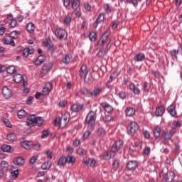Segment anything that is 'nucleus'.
Segmentation results:
<instances>
[{
    "label": "nucleus",
    "instance_id": "603ef678",
    "mask_svg": "<svg viewBox=\"0 0 182 182\" xmlns=\"http://www.w3.org/2000/svg\"><path fill=\"white\" fill-rule=\"evenodd\" d=\"M76 151L79 156H86V150L83 149V148H78Z\"/></svg>",
    "mask_w": 182,
    "mask_h": 182
},
{
    "label": "nucleus",
    "instance_id": "ea45409f",
    "mask_svg": "<svg viewBox=\"0 0 182 182\" xmlns=\"http://www.w3.org/2000/svg\"><path fill=\"white\" fill-rule=\"evenodd\" d=\"M26 28L28 32L32 33L35 31V24H33L32 22H30L26 25Z\"/></svg>",
    "mask_w": 182,
    "mask_h": 182
},
{
    "label": "nucleus",
    "instance_id": "39448f33",
    "mask_svg": "<svg viewBox=\"0 0 182 182\" xmlns=\"http://www.w3.org/2000/svg\"><path fill=\"white\" fill-rule=\"evenodd\" d=\"M139 131V124L136 122H131L127 127V133L129 136H134Z\"/></svg>",
    "mask_w": 182,
    "mask_h": 182
},
{
    "label": "nucleus",
    "instance_id": "338daca9",
    "mask_svg": "<svg viewBox=\"0 0 182 182\" xmlns=\"http://www.w3.org/2000/svg\"><path fill=\"white\" fill-rule=\"evenodd\" d=\"M150 151H151V149H150V147L149 146H146L143 150V153L145 156H149L150 154Z\"/></svg>",
    "mask_w": 182,
    "mask_h": 182
},
{
    "label": "nucleus",
    "instance_id": "9d476101",
    "mask_svg": "<svg viewBox=\"0 0 182 182\" xmlns=\"http://www.w3.org/2000/svg\"><path fill=\"white\" fill-rule=\"evenodd\" d=\"M46 49L47 52H49L51 55L52 53H55V50H56V46H55L50 38H46Z\"/></svg>",
    "mask_w": 182,
    "mask_h": 182
},
{
    "label": "nucleus",
    "instance_id": "393cba45",
    "mask_svg": "<svg viewBox=\"0 0 182 182\" xmlns=\"http://www.w3.org/2000/svg\"><path fill=\"white\" fill-rule=\"evenodd\" d=\"M153 134L156 139H160V136H161V128L159 125L154 128Z\"/></svg>",
    "mask_w": 182,
    "mask_h": 182
},
{
    "label": "nucleus",
    "instance_id": "c03bdc74",
    "mask_svg": "<svg viewBox=\"0 0 182 182\" xmlns=\"http://www.w3.org/2000/svg\"><path fill=\"white\" fill-rule=\"evenodd\" d=\"M120 167V161L119 159H114L112 163V168L114 171H117V169Z\"/></svg>",
    "mask_w": 182,
    "mask_h": 182
},
{
    "label": "nucleus",
    "instance_id": "4c0bfd02",
    "mask_svg": "<svg viewBox=\"0 0 182 182\" xmlns=\"http://www.w3.org/2000/svg\"><path fill=\"white\" fill-rule=\"evenodd\" d=\"M2 42L3 43H4V45H10V46H15V41L12 38H4L2 40Z\"/></svg>",
    "mask_w": 182,
    "mask_h": 182
},
{
    "label": "nucleus",
    "instance_id": "c756f323",
    "mask_svg": "<svg viewBox=\"0 0 182 182\" xmlns=\"http://www.w3.org/2000/svg\"><path fill=\"white\" fill-rule=\"evenodd\" d=\"M72 54L68 53L66 54L64 58L62 59V62L63 63H64V65H69V63H70V62H72Z\"/></svg>",
    "mask_w": 182,
    "mask_h": 182
},
{
    "label": "nucleus",
    "instance_id": "de8ad7c7",
    "mask_svg": "<svg viewBox=\"0 0 182 182\" xmlns=\"http://www.w3.org/2000/svg\"><path fill=\"white\" fill-rule=\"evenodd\" d=\"M11 178H16L19 176V169L10 171Z\"/></svg>",
    "mask_w": 182,
    "mask_h": 182
},
{
    "label": "nucleus",
    "instance_id": "680f3d73",
    "mask_svg": "<svg viewBox=\"0 0 182 182\" xmlns=\"http://www.w3.org/2000/svg\"><path fill=\"white\" fill-rule=\"evenodd\" d=\"M46 156L48 160H52V158L53 157V152H52V151L50 150H48L46 151Z\"/></svg>",
    "mask_w": 182,
    "mask_h": 182
},
{
    "label": "nucleus",
    "instance_id": "a211bd4d",
    "mask_svg": "<svg viewBox=\"0 0 182 182\" xmlns=\"http://www.w3.org/2000/svg\"><path fill=\"white\" fill-rule=\"evenodd\" d=\"M54 126H59V127H66L68 125V123L63 120L60 117H58L55 118V119L53 121Z\"/></svg>",
    "mask_w": 182,
    "mask_h": 182
},
{
    "label": "nucleus",
    "instance_id": "a19ab883",
    "mask_svg": "<svg viewBox=\"0 0 182 182\" xmlns=\"http://www.w3.org/2000/svg\"><path fill=\"white\" fill-rule=\"evenodd\" d=\"M65 159L68 164H75L76 163V158L74 156H67Z\"/></svg>",
    "mask_w": 182,
    "mask_h": 182
},
{
    "label": "nucleus",
    "instance_id": "f03ea898",
    "mask_svg": "<svg viewBox=\"0 0 182 182\" xmlns=\"http://www.w3.org/2000/svg\"><path fill=\"white\" fill-rule=\"evenodd\" d=\"M43 124V119L41 117H36L35 114L29 115L27 118V126L28 127H33V126H42Z\"/></svg>",
    "mask_w": 182,
    "mask_h": 182
},
{
    "label": "nucleus",
    "instance_id": "774afa93",
    "mask_svg": "<svg viewBox=\"0 0 182 182\" xmlns=\"http://www.w3.org/2000/svg\"><path fill=\"white\" fill-rule=\"evenodd\" d=\"M73 146H74V147H79L80 146V139H75Z\"/></svg>",
    "mask_w": 182,
    "mask_h": 182
},
{
    "label": "nucleus",
    "instance_id": "ddd939ff",
    "mask_svg": "<svg viewBox=\"0 0 182 182\" xmlns=\"http://www.w3.org/2000/svg\"><path fill=\"white\" fill-rule=\"evenodd\" d=\"M174 131L173 129L170 131H163L162 132V139L164 141H168L171 140V137L174 136Z\"/></svg>",
    "mask_w": 182,
    "mask_h": 182
},
{
    "label": "nucleus",
    "instance_id": "37998d69",
    "mask_svg": "<svg viewBox=\"0 0 182 182\" xmlns=\"http://www.w3.org/2000/svg\"><path fill=\"white\" fill-rule=\"evenodd\" d=\"M6 70L9 75H14L16 72V68H15V66L11 65L6 68Z\"/></svg>",
    "mask_w": 182,
    "mask_h": 182
},
{
    "label": "nucleus",
    "instance_id": "e2e57ef3",
    "mask_svg": "<svg viewBox=\"0 0 182 182\" xmlns=\"http://www.w3.org/2000/svg\"><path fill=\"white\" fill-rule=\"evenodd\" d=\"M17 23H18V22L16 21V20H11L9 22V26L10 28H15V26H16Z\"/></svg>",
    "mask_w": 182,
    "mask_h": 182
},
{
    "label": "nucleus",
    "instance_id": "c85d7f7f",
    "mask_svg": "<svg viewBox=\"0 0 182 182\" xmlns=\"http://www.w3.org/2000/svg\"><path fill=\"white\" fill-rule=\"evenodd\" d=\"M80 76L83 77V76H87V65H82L80 69Z\"/></svg>",
    "mask_w": 182,
    "mask_h": 182
},
{
    "label": "nucleus",
    "instance_id": "4468645a",
    "mask_svg": "<svg viewBox=\"0 0 182 182\" xmlns=\"http://www.w3.org/2000/svg\"><path fill=\"white\" fill-rule=\"evenodd\" d=\"M13 80L16 82V83H21L22 82L23 87L28 85V82L25 80V78H23V76L21 74H16L13 77Z\"/></svg>",
    "mask_w": 182,
    "mask_h": 182
},
{
    "label": "nucleus",
    "instance_id": "423d86ee",
    "mask_svg": "<svg viewBox=\"0 0 182 182\" xmlns=\"http://www.w3.org/2000/svg\"><path fill=\"white\" fill-rule=\"evenodd\" d=\"M176 178V173L174 171H168L162 177L163 182H173V180Z\"/></svg>",
    "mask_w": 182,
    "mask_h": 182
},
{
    "label": "nucleus",
    "instance_id": "4be33fe9",
    "mask_svg": "<svg viewBox=\"0 0 182 182\" xmlns=\"http://www.w3.org/2000/svg\"><path fill=\"white\" fill-rule=\"evenodd\" d=\"M20 144L23 149H25V150H31L32 146H33V142L31 141H23Z\"/></svg>",
    "mask_w": 182,
    "mask_h": 182
},
{
    "label": "nucleus",
    "instance_id": "1a4fd4ad",
    "mask_svg": "<svg viewBox=\"0 0 182 182\" xmlns=\"http://www.w3.org/2000/svg\"><path fill=\"white\" fill-rule=\"evenodd\" d=\"M137 167H139V162L135 160H131L128 161L126 165V169L127 171H134Z\"/></svg>",
    "mask_w": 182,
    "mask_h": 182
},
{
    "label": "nucleus",
    "instance_id": "58836bf2",
    "mask_svg": "<svg viewBox=\"0 0 182 182\" xmlns=\"http://www.w3.org/2000/svg\"><path fill=\"white\" fill-rule=\"evenodd\" d=\"M103 9L105 12V14H112V6H110V4L105 3L103 4Z\"/></svg>",
    "mask_w": 182,
    "mask_h": 182
},
{
    "label": "nucleus",
    "instance_id": "412c9836",
    "mask_svg": "<svg viewBox=\"0 0 182 182\" xmlns=\"http://www.w3.org/2000/svg\"><path fill=\"white\" fill-rule=\"evenodd\" d=\"M2 95L6 99H9L12 97V90L8 88V87L4 86L2 89Z\"/></svg>",
    "mask_w": 182,
    "mask_h": 182
},
{
    "label": "nucleus",
    "instance_id": "dca6fc26",
    "mask_svg": "<svg viewBox=\"0 0 182 182\" xmlns=\"http://www.w3.org/2000/svg\"><path fill=\"white\" fill-rule=\"evenodd\" d=\"M82 163L87 166L88 167H95L96 166V160L90 159L89 157H85L83 159Z\"/></svg>",
    "mask_w": 182,
    "mask_h": 182
},
{
    "label": "nucleus",
    "instance_id": "69168bd1",
    "mask_svg": "<svg viewBox=\"0 0 182 182\" xmlns=\"http://www.w3.org/2000/svg\"><path fill=\"white\" fill-rule=\"evenodd\" d=\"M63 6H65V8H69V6H70V4L72 2V0H63Z\"/></svg>",
    "mask_w": 182,
    "mask_h": 182
},
{
    "label": "nucleus",
    "instance_id": "bb28decb",
    "mask_svg": "<svg viewBox=\"0 0 182 182\" xmlns=\"http://www.w3.org/2000/svg\"><path fill=\"white\" fill-rule=\"evenodd\" d=\"M168 112L172 116V117H177V112H176V105H171L167 108Z\"/></svg>",
    "mask_w": 182,
    "mask_h": 182
},
{
    "label": "nucleus",
    "instance_id": "7ed1b4c3",
    "mask_svg": "<svg viewBox=\"0 0 182 182\" xmlns=\"http://www.w3.org/2000/svg\"><path fill=\"white\" fill-rule=\"evenodd\" d=\"M53 33L55 36L57 38V39H59V41H62L63 39L68 38V32L66 30L62 28H58L54 31Z\"/></svg>",
    "mask_w": 182,
    "mask_h": 182
},
{
    "label": "nucleus",
    "instance_id": "cd10ccee",
    "mask_svg": "<svg viewBox=\"0 0 182 182\" xmlns=\"http://www.w3.org/2000/svg\"><path fill=\"white\" fill-rule=\"evenodd\" d=\"M125 114L128 117H133L136 114V109L133 107H128L125 109Z\"/></svg>",
    "mask_w": 182,
    "mask_h": 182
},
{
    "label": "nucleus",
    "instance_id": "2f4dec72",
    "mask_svg": "<svg viewBox=\"0 0 182 182\" xmlns=\"http://www.w3.org/2000/svg\"><path fill=\"white\" fill-rule=\"evenodd\" d=\"M151 88V84L150 82H144L142 85V90L144 93H149L150 92V89Z\"/></svg>",
    "mask_w": 182,
    "mask_h": 182
},
{
    "label": "nucleus",
    "instance_id": "5fc2aeb1",
    "mask_svg": "<svg viewBox=\"0 0 182 182\" xmlns=\"http://www.w3.org/2000/svg\"><path fill=\"white\" fill-rule=\"evenodd\" d=\"M178 50H172L170 51V55L171 56V58L175 59H177V55H178Z\"/></svg>",
    "mask_w": 182,
    "mask_h": 182
},
{
    "label": "nucleus",
    "instance_id": "13d9d810",
    "mask_svg": "<svg viewBox=\"0 0 182 182\" xmlns=\"http://www.w3.org/2000/svg\"><path fill=\"white\" fill-rule=\"evenodd\" d=\"M46 75V64H44L42 68L41 72L40 73V76L41 77H44V76Z\"/></svg>",
    "mask_w": 182,
    "mask_h": 182
},
{
    "label": "nucleus",
    "instance_id": "8fccbe9b",
    "mask_svg": "<svg viewBox=\"0 0 182 182\" xmlns=\"http://www.w3.org/2000/svg\"><path fill=\"white\" fill-rule=\"evenodd\" d=\"M97 134L100 137H102V136H105L106 134V131H105V129H103V128H99L97 130Z\"/></svg>",
    "mask_w": 182,
    "mask_h": 182
},
{
    "label": "nucleus",
    "instance_id": "0eeeda50",
    "mask_svg": "<svg viewBox=\"0 0 182 182\" xmlns=\"http://www.w3.org/2000/svg\"><path fill=\"white\" fill-rule=\"evenodd\" d=\"M70 110L73 113H80V112L85 110V105L79 102L73 104L70 107Z\"/></svg>",
    "mask_w": 182,
    "mask_h": 182
},
{
    "label": "nucleus",
    "instance_id": "2eb2a0df",
    "mask_svg": "<svg viewBox=\"0 0 182 182\" xmlns=\"http://www.w3.org/2000/svg\"><path fill=\"white\" fill-rule=\"evenodd\" d=\"M35 97L37 100H40V102H43L46 99V87H43L42 92H37L35 95Z\"/></svg>",
    "mask_w": 182,
    "mask_h": 182
},
{
    "label": "nucleus",
    "instance_id": "6ab92c4d",
    "mask_svg": "<svg viewBox=\"0 0 182 182\" xmlns=\"http://www.w3.org/2000/svg\"><path fill=\"white\" fill-rule=\"evenodd\" d=\"M103 91V88L98 87L94 88V90L89 92V95L91 97H97L100 95V92Z\"/></svg>",
    "mask_w": 182,
    "mask_h": 182
},
{
    "label": "nucleus",
    "instance_id": "79ce46f5",
    "mask_svg": "<svg viewBox=\"0 0 182 182\" xmlns=\"http://www.w3.org/2000/svg\"><path fill=\"white\" fill-rule=\"evenodd\" d=\"M1 149L4 153H11V150H12V147L6 144L2 145Z\"/></svg>",
    "mask_w": 182,
    "mask_h": 182
},
{
    "label": "nucleus",
    "instance_id": "4d7b16f0",
    "mask_svg": "<svg viewBox=\"0 0 182 182\" xmlns=\"http://www.w3.org/2000/svg\"><path fill=\"white\" fill-rule=\"evenodd\" d=\"M80 93L82 95V96H87V95H89L90 92H89V90L86 87H82L80 89Z\"/></svg>",
    "mask_w": 182,
    "mask_h": 182
},
{
    "label": "nucleus",
    "instance_id": "0e129e2a",
    "mask_svg": "<svg viewBox=\"0 0 182 182\" xmlns=\"http://www.w3.org/2000/svg\"><path fill=\"white\" fill-rule=\"evenodd\" d=\"M103 122H105V123H109V122H112V117L110 115H105L103 118H102Z\"/></svg>",
    "mask_w": 182,
    "mask_h": 182
},
{
    "label": "nucleus",
    "instance_id": "6e6d98bb",
    "mask_svg": "<svg viewBox=\"0 0 182 182\" xmlns=\"http://www.w3.org/2000/svg\"><path fill=\"white\" fill-rule=\"evenodd\" d=\"M118 96L119 99H122V100H124L127 97V95H126V92L124 91H120L118 93Z\"/></svg>",
    "mask_w": 182,
    "mask_h": 182
},
{
    "label": "nucleus",
    "instance_id": "aec40b11",
    "mask_svg": "<svg viewBox=\"0 0 182 182\" xmlns=\"http://www.w3.org/2000/svg\"><path fill=\"white\" fill-rule=\"evenodd\" d=\"M106 16V13H100L97 16L96 21L93 23V26L96 28L99 23H102L105 21V16Z\"/></svg>",
    "mask_w": 182,
    "mask_h": 182
},
{
    "label": "nucleus",
    "instance_id": "c9c22d12",
    "mask_svg": "<svg viewBox=\"0 0 182 182\" xmlns=\"http://www.w3.org/2000/svg\"><path fill=\"white\" fill-rule=\"evenodd\" d=\"M8 168H9V164L6 161H2L0 164V169L6 173V171H8Z\"/></svg>",
    "mask_w": 182,
    "mask_h": 182
},
{
    "label": "nucleus",
    "instance_id": "f704fd0d",
    "mask_svg": "<svg viewBox=\"0 0 182 182\" xmlns=\"http://www.w3.org/2000/svg\"><path fill=\"white\" fill-rule=\"evenodd\" d=\"M146 58V55L143 53H140L136 55L134 58L135 62H142Z\"/></svg>",
    "mask_w": 182,
    "mask_h": 182
},
{
    "label": "nucleus",
    "instance_id": "09e8293b",
    "mask_svg": "<svg viewBox=\"0 0 182 182\" xmlns=\"http://www.w3.org/2000/svg\"><path fill=\"white\" fill-rule=\"evenodd\" d=\"M60 119L65 122V123H69V120H70V114L69 113H65Z\"/></svg>",
    "mask_w": 182,
    "mask_h": 182
},
{
    "label": "nucleus",
    "instance_id": "6e6552de",
    "mask_svg": "<svg viewBox=\"0 0 182 182\" xmlns=\"http://www.w3.org/2000/svg\"><path fill=\"white\" fill-rule=\"evenodd\" d=\"M123 140L122 139H119L117 141H116L114 142V144L112 145V148H111V151H112V153L116 155V153H117V151H119V150H120V149H122V147H123Z\"/></svg>",
    "mask_w": 182,
    "mask_h": 182
},
{
    "label": "nucleus",
    "instance_id": "b1692460",
    "mask_svg": "<svg viewBox=\"0 0 182 182\" xmlns=\"http://www.w3.org/2000/svg\"><path fill=\"white\" fill-rule=\"evenodd\" d=\"M165 112L166 109L164 108V106L161 105L159 107H157L155 112V116H157V117H161V116L164 114Z\"/></svg>",
    "mask_w": 182,
    "mask_h": 182
},
{
    "label": "nucleus",
    "instance_id": "5701e85b",
    "mask_svg": "<svg viewBox=\"0 0 182 182\" xmlns=\"http://www.w3.org/2000/svg\"><path fill=\"white\" fill-rule=\"evenodd\" d=\"M13 163L18 167H22L25 164V159L23 157H17L14 159Z\"/></svg>",
    "mask_w": 182,
    "mask_h": 182
},
{
    "label": "nucleus",
    "instance_id": "72a5a7b5",
    "mask_svg": "<svg viewBox=\"0 0 182 182\" xmlns=\"http://www.w3.org/2000/svg\"><path fill=\"white\" fill-rule=\"evenodd\" d=\"M80 6V0H71V8L74 11H77Z\"/></svg>",
    "mask_w": 182,
    "mask_h": 182
},
{
    "label": "nucleus",
    "instance_id": "7c9ffc66",
    "mask_svg": "<svg viewBox=\"0 0 182 182\" xmlns=\"http://www.w3.org/2000/svg\"><path fill=\"white\" fill-rule=\"evenodd\" d=\"M45 56L41 55L35 60L34 64L36 65V66H41V65L45 63Z\"/></svg>",
    "mask_w": 182,
    "mask_h": 182
},
{
    "label": "nucleus",
    "instance_id": "20e7f679",
    "mask_svg": "<svg viewBox=\"0 0 182 182\" xmlns=\"http://www.w3.org/2000/svg\"><path fill=\"white\" fill-rule=\"evenodd\" d=\"M111 41H109L105 46L103 50L100 49L96 54V56L99 58V59H103L109 53V50H110L112 48Z\"/></svg>",
    "mask_w": 182,
    "mask_h": 182
},
{
    "label": "nucleus",
    "instance_id": "49530a36",
    "mask_svg": "<svg viewBox=\"0 0 182 182\" xmlns=\"http://www.w3.org/2000/svg\"><path fill=\"white\" fill-rule=\"evenodd\" d=\"M16 139V134H15V133H12L7 135V140L9 141H11V143H14Z\"/></svg>",
    "mask_w": 182,
    "mask_h": 182
},
{
    "label": "nucleus",
    "instance_id": "f3484780",
    "mask_svg": "<svg viewBox=\"0 0 182 182\" xmlns=\"http://www.w3.org/2000/svg\"><path fill=\"white\" fill-rule=\"evenodd\" d=\"M100 105L107 113H112V112L114 110L113 107H112V105H110V104H109L107 102H102L100 103Z\"/></svg>",
    "mask_w": 182,
    "mask_h": 182
},
{
    "label": "nucleus",
    "instance_id": "f8f14e48",
    "mask_svg": "<svg viewBox=\"0 0 182 182\" xmlns=\"http://www.w3.org/2000/svg\"><path fill=\"white\" fill-rule=\"evenodd\" d=\"M107 39H109V32L106 31L99 38V40L97 42V44L98 45V46H104L105 43L107 42Z\"/></svg>",
    "mask_w": 182,
    "mask_h": 182
},
{
    "label": "nucleus",
    "instance_id": "bf43d9fd",
    "mask_svg": "<svg viewBox=\"0 0 182 182\" xmlns=\"http://www.w3.org/2000/svg\"><path fill=\"white\" fill-rule=\"evenodd\" d=\"M10 36L13 38V39H16V38L19 36V32H18L17 31H12L10 33Z\"/></svg>",
    "mask_w": 182,
    "mask_h": 182
},
{
    "label": "nucleus",
    "instance_id": "e433bc0d",
    "mask_svg": "<svg viewBox=\"0 0 182 182\" xmlns=\"http://www.w3.org/2000/svg\"><path fill=\"white\" fill-rule=\"evenodd\" d=\"M66 163H68L67 160H66V156H62L58 159L57 164H58V166H61L63 167V166H65V164H66Z\"/></svg>",
    "mask_w": 182,
    "mask_h": 182
},
{
    "label": "nucleus",
    "instance_id": "473e14b6",
    "mask_svg": "<svg viewBox=\"0 0 182 182\" xmlns=\"http://www.w3.org/2000/svg\"><path fill=\"white\" fill-rule=\"evenodd\" d=\"M33 52H35V50H33V48H26L23 50V56H24V58H28L29 55H32Z\"/></svg>",
    "mask_w": 182,
    "mask_h": 182
},
{
    "label": "nucleus",
    "instance_id": "9b49d317",
    "mask_svg": "<svg viewBox=\"0 0 182 182\" xmlns=\"http://www.w3.org/2000/svg\"><path fill=\"white\" fill-rule=\"evenodd\" d=\"M115 156L116 154H114L112 151H105L101 154L100 159L101 160H105L106 161H107L110 160V159H114Z\"/></svg>",
    "mask_w": 182,
    "mask_h": 182
},
{
    "label": "nucleus",
    "instance_id": "f257e3e1",
    "mask_svg": "<svg viewBox=\"0 0 182 182\" xmlns=\"http://www.w3.org/2000/svg\"><path fill=\"white\" fill-rule=\"evenodd\" d=\"M97 117V112L93 110H90L86 115L85 124H87L90 130H95Z\"/></svg>",
    "mask_w": 182,
    "mask_h": 182
},
{
    "label": "nucleus",
    "instance_id": "a18cd8bd",
    "mask_svg": "<svg viewBox=\"0 0 182 182\" xmlns=\"http://www.w3.org/2000/svg\"><path fill=\"white\" fill-rule=\"evenodd\" d=\"M97 38V33L95 31H92L89 34V39L91 42H95Z\"/></svg>",
    "mask_w": 182,
    "mask_h": 182
},
{
    "label": "nucleus",
    "instance_id": "052dcab7",
    "mask_svg": "<svg viewBox=\"0 0 182 182\" xmlns=\"http://www.w3.org/2000/svg\"><path fill=\"white\" fill-rule=\"evenodd\" d=\"M70 22H72V18L70 16H66L64 19L65 25L69 26L70 25Z\"/></svg>",
    "mask_w": 182,
    "mask_h": 182
},
{
    "label": "nucleus",
    "instance_id": "3c124183",
    "mask_svg": "<svg viewBox=\"0 0 182 182\" xmlns=\"http://www.w3.org/2000/svg\"><path fill=\"white\" fill-rule=\"evenodd\" d=\"M53 85L52 84L51 82H48L46 83V92L47 95H49V92L52 91V87Z\"/></svg>",
    "mask_w": 182,
    "mask_h": 182
},
{
    "label": "nucleus",
    "instance_id": "864d4df0",
    "mask_svg": "<svg viewBox=\"0 0 182 182\" xmlns=\"http://www.w3.org/2000/svg\"><path fill=\"white\" fill-rule=\"evenodd\" d=\"M17 115L19 119H23V117H25V116L26 115V112L24 109H21L18 112Z\"/></svg>",
    "mask_w": 182,
    "mask_h": 182
},
{
    "label": "nucleus",
    "instance_id": "a878e982",
    "mask_svg": "<svg viewBox=\"0 0 182 182\" xmlns=\"http://www.w3.org/2000/svg\"><path fill=\"white\" fill-rule=\"evenodd\" d=\"M129 90H131L134 95H140L141 93L139 88L133 82L129 83Z\"/></svg>",
    "mask_w": 182,
    "mask_h": 182
}]
</instances>
